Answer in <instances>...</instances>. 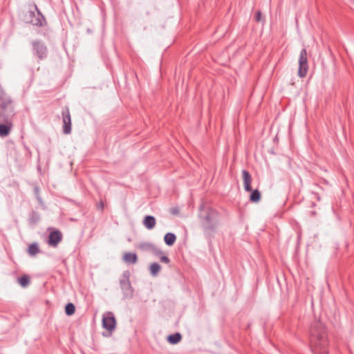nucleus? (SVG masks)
I'll list each match as a JSON object with an SVG mask.
<instances>
[{
  "label": "nucleus",
  "instance_id": "f257e3e1",
  "mask_svg": "<svg viewBox=\"0 0 354 354\" xmlns=\"http://www.w3.org/2000/svg\"><path fill=\"white\" fill-rule=\"evenodd\" d=\"M310 345L313 354H328V342L324 331L319 328H313L310 330Z\"/></svg>",
  "mask_w": 354,
  "mask_h": 354
},
{
  "label": "nucleus",
  "instance_id": "f03ea898",
  "mask_svg": "<svg viewBox=\"0 0 354 354\" xmlns=\"http://www.w3.org/2000/svg\"><path fill=\"white\" fill-rule=\"evenodd\" d=\"M15 115V108L11 99L5 95H0V118L12 119Z\"/></svg>",
  "mask_w": 354,
  "mask_h": 354
},
{
  "label": "nucleus",
  "instance_id": "7ed1b4c3",
  "mask_svg": "<svg viewBox=\"0 0 354 354\" xmlns=\"http://www.w3.org/2000/svg\"><path fill=\"white\" fill-rule=\"evenodd\" d=\"M308 69L307 52L306 49H303L300 53L299 59L298 75L301 77L306 75Z\"/></svg>",
  "mask_w": 354,
  "mask_h": 354
},
{
  "label": "nucleus",
  "instance_id": "20e7f679",
  "mask_svg": "<svg viewBox=\"0 0 354 354\" xmlns=\"http://www.w3.org/2000/svg\"><path fill=\"white\" fill-rule=\"evenodd\" d=\"M103 327L106 329L110 333L115 329L116 321L113 317L112 313H107L104 315L102 319Z\"/></svg>",
  "mask_w": 354,
  "mask_h": 354
},
{
  "label": "nucleus",
  "instance_id": "39448f33",
  "mask_svg": "<svg viewBox=\"0 0 354 354\" xmlns=\"http://www.w3.org/2000/svg\"><path fill=\"white\" fill-rule=\"evenodd\" d=\"M63 117V131L66 134H69L71 131V120L69 111L67 109L62 113Z\"/></svg>",
  "mask_w": 354,
  "mask_h": 354
},
{
  "label": "nucleus",
  "instance_id": "423d86ee",
  "mask_svg": "<svg viewBox=\"0 0 354 354\" xmlns=\"http://www.w3.org/2000/svg\"><path fill=\"white\" fill-rule=\"evenodd\" d=\"M4 123L0 124V137L8 136L13 127L12 122L10 119H3Z\"/></svg>",
  "mask_w": 354,
  "mask_h": 354
},
{
  "label": "nucleus",
  "instance_id": "0eeeda50",
  "mask_svg": "<svg viewBox=\"0 0 354 354\" xmlns=\"http://www.w3.org/2000/svg\"><path fill=\"white\" fill-rule=\"evenodd\" d=\"M242 176H243V184H244L245 189L247 192H251L252 191V187H251L252 177H251V175L246 170H243L242 171Z\"/></svg>",
  "mask_w": 354,
  "mask_h": 354
},
{
  "label": "nucleus",
  "instance_id": "6e6552de",
  "mask_svg": "<svg viewBox=\"0 0 354 354\" xmlns=\"http://www.w3.org/2000/svg\"><path fill=\"white\" fill-rule=\"evenodd\" d=\"M62 239V234L59 231L52 232L49 235L48 243L55 246Z\"/></svg>",
  "mask_w": 354,
  "mask_h": 354
},
{
  "label": "nucleus",
  "instance_id": "1a4fd4ad",
  "mask_svg": "<svg viewBox=\"0 0 354 354\" xmlns=\"http://www.w3.org/2000/svg\"><path fill=\"white\" fill-rule=\"evenodd\" d=\"M156 219L152 216H146L143 220V225L148 230L153 229L156 225Z\"/></svg>",
  "mask_w": 354,
  "mask_h": 354
},
{
  "label": "nucleus",
  "instance_id": "9d476101",
  "mask_svg": "<svg viewBox=\"0 0 354 354\" xmlns=\"http://www.w3.org/2000/svg\"><path fill=\"white\" fill-rule=\"evenodd\" d=\"M137 255L135 253L126 252L123 255V260L126 263H136L137 262Z\"/></svg>",
  "mask_w": 354,
  "mask_h": 354
},
{
  "label": "nucleus",
  "instance_id": "9b49d317",
  "mask_svg": "<svg viewBox=\"0 0 354 354\" xmlns=\"http://www.w3.org/2000/svg\"><path fill=\"white\" fill-rule=\"evenodd\" d=\"M35 48L40 58H44L46 55V48L40 43L35 44Z\"/></svg>",
  "mask_w": 354,
  "mask_h": 354
},
{
  "label": "nucleus",
  "instance_id": "f8f14e48",
  "mask_svg": "<svg viewBox=\"0 0 354 354\" xmlns=\"http://www.w3.org/2000/svg\"><path fill=\"white\" fill-rule=\"evenodd\" d=\"M176 240V236L173 233H167L165 235L164 241L167 245H172Z\"/></svg>",
  "mask_w": 354,
  "mask_h": 354
},
{
  "label": "nucleus",
  "instance_id": "ddd939ff",
  "mask_svg": "<svg viewBox=\"0 0 354 354\" xmlns=\"http://www.w3.org/2000/svg\"><path fill=\"white\" fill-rule=\"evenodd\" d=\"M181 338L182 337L180 333H175L174 335H169L167 337V341L171 344H175L178 343L180 341Z\"/></svg>",
  "mask_w": 354,
  "mask_h": 354
},
{
  "label": "nucleus",
  "instance_id": "4468645a",
  "mask_svg": "<svg viewBox=\"0 0 354 354\" xmlns=\"http://www.w3.org/2000/svg\"><path fill=\"white\" fill-rule=\"evenodd\" d=\"M39 250L37 243L30 245L28 249V252L30 255L34 256L39 252Z\"/></svg>",
  "mask_w": 354,
  "mask_h": 354
},
{
  "label": "nucleus",
  "instance_id": "2eb2a0df",
  "mask_svg": "<svg viewBox=\"0 0 354 354\" xmlns=\"http://www.w3.org/2000/svg\"><path fill=\"white\" fill-rule=\"evenodd\" d=\"M261 198V194L258 190H254L250 195V201L254 203H257Z\"/></svg>",
  "mask_w": 354,
  "mask_h": 354
},
{
  "label": "nucleus",
  "instance_id": "dca6fc26",
  "mask_svg": "<svg viewBox=\"0 0 354 354\" xmlns=\"http://www.w3.org/2000/svg\"><path fill=\"white\" fill-rule=\"evenodd\" d=\"M161 267L159 264L154 263L150 266V272L153 276H156L160 270Z\"/></svg>",
  "mask_w": 354,
  "mask_h": 354
},
{
  "label": "nucleus",
  "instance_id": "f3484780",
  "mask_svg": "<svg viewBox=\"0 0 354 354\" xmlns=\"http://www.w3.org/2000/svg\"><path fill=\"white\" fill-rule=\"evenodd\" d=\"M75 307L73 304L69 303L66 306L65 312H66V315H72L75 313Z\"/></svg>",
  "mask_w": 354,
  "mask_h": 354
},
{
  "label": "nucleus",
  "instance_id": "a211bd4d",
  "mask_svg": "<svg viewBox=\"0 0 354 354\" xmlns=\"http://www.w3.org/2000/svg\"><path fill=\"white\" fill-rule=\"evenodd\" d=\"M19 283L22 287H26L30 283L29 277L26 275L22 276L19 279Z\"/></svg>",
  "mask_w": 354,
  "mask_h": 354
},
{
  "label": "nucleus",
  "instance_id": "6ab92c4d",
  "mask_svg": "<svg viewBox=\"0 0 354 354\" xmlns=\"http://www.w3.org/2000/svg\"><path fill=\"white\" fill-rule=\"evenodd\" d=\"M152 248H153V245L149 243H143V244H140L139 245V248L142 249V250L151 249Z\"/></svg>",
  "mask_w": 354,
  "mask_h": 354
},
{
  "label": "nucleus",
  "instance_id": "aec40b11",
  "mask_svg": "<svg viewBox=\"0 0 354 354\" xmlns=\"http://www.w3.org/2000/svg\"><path fill=\"white\" fill-rule=\"evenodd\" d=\"M255 19L257 21H261L262 20V15L260 11L257 12L256 14Z\"/></svg>",
  "mask_w": 354,
  "mask_h": 354
},
{
  "label": "nucleus",
  "instance_id": "412c9836",
  "mask_svg": "<svg viewBox=\"0 0 354 354\" xmlns=\"http://www.w3.org/2000/svg\"><path fill=\"white\" fill-rule=\"evenodd\" d=\"M160 261L165 263H168L169 262V259L166 256H162L160 257Z\"/></svg>",
  "mask_w": 354,
  "mask_h": 354
},
{
  "label": "nucleus",
  "instance_id": "4be33fe9",
  "mask_svg": "<svg viewBox=\"0 0 354 354\" xmlns=\"http://www.w3.org/2000/svg\"><path fill=\"white\" fill-rule=\"evenodd\" d=\"M35 9H36V10L37 11V13H38L39 15H41L40 11L37 9V6H35Z\"/></svg>",
  "mask_w": 354,
  "mask_h": 354
},
{
  "label": "nucleus",
  "instance_id": "5701e85b",
  "mask_svg": "<svg viewBox=\"0 0 354 354\" xmlns=\"http://www.w3.org/2000/svg\"><path fill=\"white\" fill-rule=\"evenodd\" d=\"M171 212H172L173 214H177V212H177L176 210H175V209H172V210H171Z\"/></svg>",
  "mask_w": 354,
  "mask_h": 354
}]
</instances>
